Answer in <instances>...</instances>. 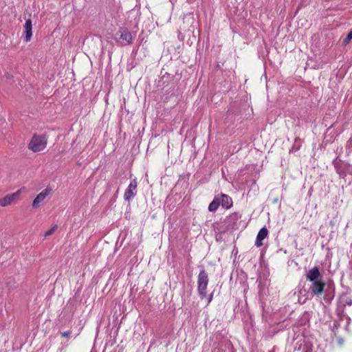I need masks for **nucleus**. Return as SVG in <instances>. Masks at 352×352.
<instances>
[{
    "instance_id": "1",
    "label": "nucleus",
    "mask_w": 352,
    "mask_h": 352,
    "mask_svg": "<svg viewBox=\"0 0 352 352\" xmlns=\"http://www.w3.org/2000/svg\"><path fill=\"white\" fill-rule=\"evenodd\" d=\"M47 137L46 135L34 134L28 144V148L34 153L43 151L47 146Z\"/></svg>"
},
{
    "instance_id": "2",
    "label": "nucleus",
    "mask_w": 352,
    "mask_h": 352,
    "mask_svg": "<svg viewBox=\"0 0 352 352\" xmlns=\"http://www.w3.org/2000/svg\"><path fill=\"white\" fill-rule=\"evenodd\" d=\"M208 281V273L204 270H201L197 278V291L201 298L206 296Z\"/></svg>"
},
{
    "instance_id": "3",
    "label": "nucleus",
    "mask_w": 352,
    "mask_h": 352,
    "mask_svg": "<svg viewBox=\"0 0 352 352\" xmlns=\"http://www.w3.org/2000/svg\"><path fill=\"white\" fill-rule=\"evenodd\" d=\"M25 188H21L11 195H7L4 197L0 199V206L6 207L14 203H16L21 194L24 191Z\"/></svg>"
},
{
    "instance_id": "4",
    "label": "nucleus",
    "mask_w": 352,
    "mask_h": 352,
    "mask_svg": "<svg viewBox=\"0 0 352 352\" xmlns=\"http://www.w3.org/2000/svg\"><path fill=\"white\" fill-rule=\"evenodd\" d=\"M138 182L136 178L131 181L127 188L124 193V199L125 201L129 202L137 193Z\"/></svg>"
},
{
    "instance_id": "5",
    "label": "nucleus",
    "mask_w": 352,
    "mask_h": 352,
    "mask_svg": "<svg viewBox=\"0 0 352 352\" xmlns=\"http://www.w3.org/2000/svg\"><path fill=\"white\" fill-rule=\"evenodd\" d=\"M52 189L50 187H47L43 190L32 201V207L38 208L40 204L50 195H52Z\"/></svg>"
},
{
    "instance_id": "6",
    "label": "nucleus",
    "mask_w": 352,
    "mask_h": 352,
    "mask_svg": "<svg viewBox=\"0 0 352 352\" xmlns=\"http://www.w3.org/2000/svg\"><path fill=\"white\" fill-rule=\"evenodd\" d=\"M324 287L325 283L322 280H319L317 281L312 282V285L310 287V289L314 295L320 296L322 294Z\"/></svg>"
},
{
    "instance_id": "7",
    "label": "nucleus",
    "mask_w": 352,
    "mask_h": 352,
    "mask_svg": "<svg viewBox=\"0 0 352 352\" xmlns=\"http://www.w3.org/2000/svg\"><path fill=\"white\" fill-rule=\"evenodd\" d=\"M307 279L309 281L314 282L319 280H321L322 275L319 271L318 267H314L310 269L306 274Z\"/></svg>"
},
{
    "instance_id": "8",
    "label": "nucleus",
    "mask_w": 352,
    "mask_h": 352,
    "mask_svg": "<svg viewBox=\"0 0 352 352\" xmlns=\"http://www.w3.org/2000/svg\"><path fill=\"white\" fill-rule=\"evenodd\" d=\"M24 34L25 42L30 41L32 36V22L31 19H28L25 21L24 25Z\"/></svg>"
},
{
    "instance_id": "9",
    "label": "nucleus",
    "mask_w": 352,
    "mask_h": 352,
    "mask_svg": "<svg viewBox=\"0 0 352 352\" xmlns=\"http://www.w3.org/2000/svg\"><path fill=\"white\" fill-rule=\"evenodd\" d=\"M267 229L265 227L262 228L257 234L255 245L257 248L261 247L263 245V240H264L267 236Z\"/></svg>"
},
{
    "instance_id": "10",
    "label": "nucleus",
    "mask_w": 352,
    "mask_h": 352,
    "mask_svg": "<svg viewBox=\"0 0 352 352\" xmlns=\"http://www.w3.org/2000/svg\"><path fill=\"white\" fill-rule=\"evenodd\" d=\"M120 38L125 42V45H131L133 43V38L131 33L127 30H120Z\"/></svg>"
},
{
    "instance_id": "11",
    "label": "nucleus",
    "mask_w": 352,
    "mask_h": 352,
    "mask_svg": "<svg viewBox=\"0 0 352 352\" xmlns=\"http://www.w3.org/2000/svg\"><path fill=\"white\" fill-rule=\"evenodd\" d=\"M220 204L223 208H230L232 205V201L228 195L222 194L220 198Z\"/></svg>"
},
{
    "instance_id": "12",
    "label": "nucleus",
    "mask_w": 352,
    "mask_h": 352,
    "mask_svg": "<svg viewBox=\"0 0 352 352\" xmlns=\"http://www.w3.org/2000/svg\"><path fill=\"white\" fill-rule=\"evenodd\" d=\"M220 197H215L212 201L208 206V210L210 212H215L220 205Z\"/></svg>"
},
{
    "instance_id": "13",
    "label": "nucleus",
    "mask_w": 352,
    "mask_h": 352,
    "mask_svg": "<svg viewBox=\"0 0 352 352\" xmlns=\"http://www.w3.org/2000/svg\"><path fill=\"white\" fill-rule=\"evenodd\" d=\"M57 228H58L57 225L53 226L50 230H48L47 231H46L45 232L44 236L47 237V236L52 235L56 231Z\"/></svg>"
},
{
    "instance_id": "14",
    "label": "nucleus",
    "mask_w": 352,
    "mask_h": 352,
    "mask_svg": "<svg viewBox=\"0 0 352 352\" xmlns=\"http://www.w3.org/2000/svg\"><path fill=\"white\" fill-rule=\"evenodd\" d=\"M352 39V31H351L345 38L344 43H348Z\"/></svg>"
},
{
    "instance_id": "15",
    "label": "nucleus",
    "mask_w": 352,
    "mask_h": 352,
    "mask_svg": "<svg viewBox=\"0 0 352 352\" xmlns=\"http://www.w3.org/2000/svg\"><path fill=\"white\" fill-rule=\"evenodd\" d=\"M71 334V331H64V332H62L61 333V336L62 337H69Z\"/></svg>"
},
{
    "instance_id": "16",
    "label": "nucleus",
    "mask_w": 352,
    "mask_h": 352,
    "mask_svg": "<svg viewBox=\"0 0 352 352\" xmlns=\"http://www.w3.org/2000/svg\"><path fill=\"white\" fill-rule=\"evenodd\" d=\"M213 298V293L210 294L209 297H208V304H209L212 300Z\"/></svg>"
}]
</instances>
